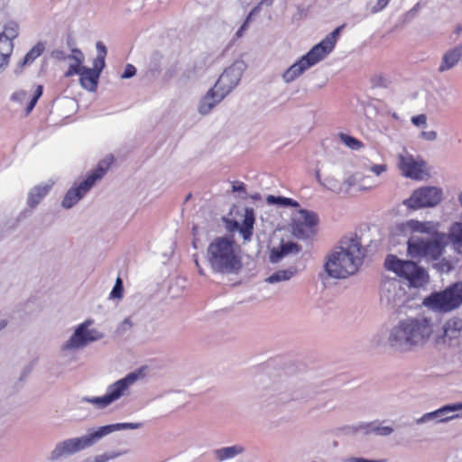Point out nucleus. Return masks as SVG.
I'll return each mask as SVG.
<instances>
[{"label": "nucleus", "instance_id": "f8f14e48", "mask_svg": "<svg viewBox=\"0 0 462 462\" xmlns=\"http://www.w3.org/2000/svg\"><path fill=\"white\" fill-rule=\"evenodd\" d=\"M142 371L139 370L138 372L128 374L125 378L120 379L110 385L107 389V393L104 396L88 399V402L99 407H106L109 405L123 395L127 387L138 379Z\"/></svg>", "mask_w": 462, "mask_h": 462}, {"label": "nucleus", "instance_id": "6e6552de", "mask_svg": "<svg viewBox=\"0 0 462 462\" xmlns=\"http://www.w3.org/2000/svg\"><path fill=\"white\" fill-rule=\"evenodd\" d=\"M231 73V69H226L219 76L214 87L203 97L199 106V111L201 115L208 114L211 109L237 84L238 79L230 80L232 76Z\"/></svg>", "mask_w": 462, "mask_h": 462}, {"label": "nucleus", "instance_id": "a878e982", "mask_svg": "<svg viewBox=\"0 0 462 462\" xmlns=\"http://www.w3.org/2000/svg\"><path fill=\"white\" fill-rule=\"evenodd\" d=\"M462 331V319H452L448 320L445 328V334L449 337H456L457 332Z\"/></svg>", "mask_w": 462, "mask_h": 462}, {"label": "nucleus", "instance_id": "20e7f679", "mask_svg": "<svg viewBox=\"0 0 462 462\" xmlns=\"http://www.w3.org/2000/svg\"><path fill=\"white\" fill-rule=\"evenodd\" d=\"M343 25L337 27L327 35L319 43L314 45L310 51L292 64L282 75L285 82L289 83L296 79L308 69L319 63L335 48Z\"/></svg>", "mask_w": 462, "mask_h": 462}, {"label": "nucleus", "instance_id": "f3484780", "mask_svg": "<svg viewBox=\"0 0 462 462\" xmlns=\"http://www.w3.org/2000/svg\"><path fill=\"white\" fill-rule=\"evenodd\" d=\"M300 251V246L296 243L288 242L285 244H282L280 247L273 248L272 250V252L270 254V261L272 263H277L283 256H285L289 254L298 253Z\"/></svg>", "mask_w": 462, "mask_h": 462}, {"label": "nucleus", "instance_id": "7ed1b4c3", "mask_svg": "<svg viewBox=\"0 0 462 462\" xmlns=\"http://www.w3.org/2000/svg\"><path fill=\"white\" fill-rule=\"evenodd\" d=\"M432 334V326L426 318L408 319L394 327L389 337L392 346L405 348L406 346L423 345Z\"/></svg>", "mask_w": 462, "mask_h": 462}, {"label": "nucleus", "instance_id": "2eb2a0df", "mask_svg": "<svg viewBox=\"0 0 462 462\" xmlns=\"http://www.w3.org/2000/svg\"><path fill=\"white\" fill-rule=\"evenodd\" d=\"M399 169L403 176L415 180H421L429 175L426 163L410 154L399 156Z\"/></svg>", "mask_w": 462, "mask_h": 462}, {"label": "nucleus", "instance_id": "ddd939ff", "mask_svg": "<svg viewBox=\"0 0 462 462\" xmlns=\"http://www.w3.org/2000/svg\"><path fill=\"white\" fill-rule=\"evenodd\" d=\"M442 191L435 187H424L415 190L406 200V205L411 208L434 207L440 202Z\"/></svg>", "mask_w": 462, "mask_h": 462}, {"label": "nucleus", "instance_id": "2f4dec72", "mask_svg": "<svg viewBox=\"0 0 462 462\" xmlns=\"http://www.w3.org/2000/svg\"><path fill=\"white\" fill-rule=\"evenodd\" d=\"M42 93L43 87L42 85H37L32 97L29 99L26 105V114H29L34 108L35 105L38 102V99L42 96Z\"/></svg>", "mask_w": 462, "mask_h": 462}, {"label": "nucleus", "instance_id": "e433bc0d", "mask_svg": "<svg viewBox=\"0 0 462 462\" xmlns=\"http://www.w3.org/2000/svg\"><path fill=\"white\" fill-rule=\"evenodd\" d=\"M13 101L24 103L29 99L28 93L25 90H18L11 97Z\"/></svg>", "mask_w": 462, "mask_h": 462}, {"label": "nucleus", "instance_id": "6e6d98bb", "mask_svg": "<svg viewBox=\"0 0 462 462\" xmlns=\"http://www.w3.org/2000/svg\"><path fill=\"white\" fill-rule=\"evenodd\" d=\"M124 324H128L129 326H131L130 319H125V321H124Z\"/></svg>", "mask_w": 462, "mask_h": 462}, {"label": "nucleus", "instance_id": "393cba45", "mask_svg": "<svg viewBox=\"0 0 462 462\" xmlns=\"http://www.w3.org/2000/svg\"><path fill=\"white\" fill-rule=\"evenodd\" d=\"M141 423H116L111 425L103 426L102 431L104 433V436L119 430H135L141 427Z\"/></svg>", "mask_w": 462, "mask_h": 462}, {"label": "nucleus", "instance_id": "bb28decb", "mask_svg": "<svg viewBox=\"0 0 462 462\" xmlns=\"http://www.w3.org/2000/svg\"><path fill=\"white\" fill-rule=\"evenodd\" d=\"M2 39L13 40L18 36V24L15 22H9L5 25L4 31L0 32Z\"/></svg>", "mask_w": 462, "mask_h": 462}, {"label": "nucleus", "instance_id": "9b49d317", "mask_svg": "<svg viewBox=\"0 0 462 462\" xmlns=\"http://www.w3.org/2000/svg\"><path fill=\"white\" fill-rule=\"evenodd\" d=\"M104 437L102 428L80 438L69 439L58 444L51 453V458L56 459L65 454H72L92 446Z\"/></svg>", "mask_w": 462, "mask_h": 462}, {"label": "nucleus", "instance_id": "79ce46f5", "mask_svg": "<svg viewBox=\"0 0 462 462\" xmlns=\"http://www.w3.org/2000/svg\"><path fill=\"white\" fill-rule=\"evenodd\" d=\"M373 430L383 436L390 435L393 431V428L389 426L376 427Z\"/></svg>", "mask_w": 462, "mask_h": 462}, {"label": "nucleus", "instance_id": "f03ea898", "mask_svg": "<svg viewBox=\"0 0 462 462\" xmlns=\"http://www.w3.org/2000/svg\"><path fill=\"white\" fill-rule=\"evenodd\" d=\"M208 259L212 269L220 273H237L243 267L238 246L226 237H217L209 244Z\"/></svg>", "mask_w": 462, "mask_h": 462}, {"label": "nucleus", "instance_id": "4c0bfd02", "mask_svg": "<svg viewBox=\"0 0 462 462\" xmlns=\"http://www.w3.org/2000/svg\"><path fill=\"white\" fill-rule=\"evenodd\" d=\"M69 59H71L74 60V62L81 63L84 62V54L79 49L74 48L71 50V54L68 56Z\"/></svg>", "mask_w": 462, "mask_h": 462}, {"label": "nucleus", "instance_id": "0eeeda50", "mask_svg": "<svg viewBox=\"0 0 462 462\" xmlns=\"http://www.w3.org/2000/svg\"><path fill=\"white\" fill-rule=\"evenodd\" d=\"M113 162V156H107L100 161L92 172L88 175L86 180H84L79 186L73 187L68 190L63 198L62 206L66 208H70L77 204V202L92 188L96 181L103 178Z\"/></svg>", "mask_w": 462, "mask_h": 462}, {"label": "nucleus", "instance_id": "72a5a7b5", "mask_svg": "<svg viewBox=\"0 0 462 462\" xmlns=\"http://www.w3.org/2000/svg\"><path fill=\"white\" fill-rule=\"evenodd\" d=\"M450 232L454 244L458 247L462 246V223L454 224Z\"/></svg>", "mask_w": 462, "mask_h": 462}, {"label": "nucleus", "instance_id": "4be33fe9", "mask_svg": "<svg viewBox=\"0 0 462 462\" xmlns=\"http://www.w3.org/2000/svg\"><path fill=\"white\" fill-rule=\"evenodd\" d=\"M297 273L296 268H290L287 270H280L270 275L266 281L270 283H274L282 281L290 280Z\"/></svg>", "mask_w": 462, "mask_h": 462}, {"label": "nucleus", "instance_id": "4d7b16f0", "mask_svg": "<svg viewBox=\"0 0 462 462\" xmlns=\"http://www.w3.org/2000/svg\"><path fill=\"white\" fill-rule=\"evenodd\" d=\"M190 198H191V194L189 193V194H188V196H187V198H186L185 201H188Z\"/></svg>", "mask_w": 462, "mask_h": 462}, {"label": "nucleus", "instance_id": "c756f323", "mask_svg": "<svg viewBox=\"0 0 462 462\" xmlns=\"http://www.w3.org/2000/svg\"><path fill=\"white\" fill-rule=\"evenodd\" d=\"M338 137L347 147L352 150H359L364 147V143L360 140L346 134L340 133Z\"/></svg>", "mask_w": 462, "mask_h": 462}, {"label": "nucleus", "instance_id": "bf43d9fd", "mask_svg": "<svg viewBox=\"0 0 462 462\" xmlns=\"http://www.w3.org/2000/svg\"><path fill=\"white\" fill-rule=\"evenodd\" d=\"M199 273L203 274V271L201 269H199Z\"/></svg>", "mask_w": 462, "mask_h": 462}, {"label": "nucleus", "instance_id": "58836bf2", "mask_svg": "<svg viewBox=\"0 0 462 462\" xmlns=\"http://www.w3.org/2000/svg\"><path fill=\"white\" fill-rule=\"evenodd\" d=\"M387 170L386 164H375L370 168V171L374 173L376 176H380L382 173L385 172Z\"/></svg>", "mask_w": 462, "mask_h": 462}, {"label": "nucleus", "instance_id": "6ab92c4d", "mask_svg": "<svg viewBox=\"0 0 462 462\" xmlns=\"http://www.w3.org/2000/svg\"><path fill=\"white\" fill-rule=\"evenodd\" d=\"M14 43L0 36V69L8 65L10 56L13 53Z\"/></svg>", "mask_w": 462, "mask_h": 462}, {"label": "nucleus", "instance_id": "c9c22d12", "mask_svg": "<svg viewBox=\"0 0 462 462\" xmlns=\"http://www.w3.org/2000/svg\"><path fill=\"white\" fill-rule=\"evenodd\" d=\"M123 291H124L123 282H122L121 278L118 277L116 279V284L110 293V296H111V298L120 299L123 296Z\"/></svg>", "mask_w": 462, "mask_h": 462}, {"label": "nucleus", "instance_id": "c85d7f7f", "mask_svg": "<svg viewBox=\"0 0 462 462\" xmlns=\"http://www.w3.org/2000/svg\"><path fill=\"white\" fill-rule=\"evenodd\" d=\"M461 410H462V402H457V403L445 405L435 411L428 413L427 416L437 417V416L444 415L450 411H461Z\"/></svg>", "mask_w": 462, "mask_h": 462}, {"label": "nucleus", "instance_id": "864d4df0", "mask_svg": "<svg viewBox=\"0 0 462 462\" xmlns=\"http://www.w3.org/2000/svg\"><path fill=\"white\" fill-rule=\"evenodd\" d=\"M107 459H108V457H105V456H99L97 457V462H105Z\"/></svg>", "mask_w": 462, "mask_h": 462}, {"label": "nucleus", "instance_id": "603ef678", "mask_svg": "<svg viewBox=\"0 0 462 462\" xmlns=\"http://www.w3.org/2000/svg\"><path fill=\"white\" fill-rule=\"evenodd\" d=\"M7 325V321L5 319H0V330L5 328Z\"/></svg>", "mask_w": 462, "mask_h": 462}, {"label": "nucleus", "instance_id": "423d86ee", "mask_svg": "<svg viewBox=\"0 0 462 462\" xmlns=\"http://www.w3.org/2000/svg\"><path fill=\"white\" fill-rule=\"evenodd\" d=\"M384 266L388 271L407 280L413 287H421L429 281V275L423 268L412 261L401 260L393 254H389L386 257Z\"/></svg>", "mask_w": 462, "mask_h": 462}, {"label": "nucleus", "instance_id": "de8ad7c7", "mask_svg": "<svg viewBox=\"0 0 462 462\" xmlns=\"http://www.w3.org/2000/svg\"><path fill=\"white\" fill-rule=\"evenodd\" d=\"M233 191H245V187L243 182H238L233 186Z\"/></svg>", "mask_w": 462, "mask_h": 462}, {"label": "nucleus", "instance_id": "f704fd0d", "mask_svg": "<svg viewBox=\"0 0 462 462\" xmlns=\"http://www.w3.org/2000/svg\"><path fill=\"white\" fill-rule=\"evenodd\" d=\"M84 69L85 67L81 63L74 62L69 66L68 69L64 73V77L70 78L74 75L80 76Z\"/></svg>", "mask_w": 462, "mask_h": 462}, {"label": "nucleus", "instance_id": "1a4fd4ad", "mask_svg": "<svg viewBox=\"0 0 462 462\" xmlns=\"http://www.w3.org/2000/svg\"><path fill=\"white\" fill-rule=\"evenodd\" d=\"M407 245L408 254L412 259L437 260L443 251V245L436 239L411 236L408 240Z\"/></svg>", "mask_w": 462, "mask_h": 462}, {"label": "nucleus", "instance_id": "9d476101", "mask_svg": "<svg viewBox=\"0 0 462 462\" xmlns=\"http://www.w3.org/2000/svg\"><path fill=\"white\" fill-rule=\"evenodd\" d=\"M318 215L307 209H300L291 220V233L298 239L313 237L318 231Z\"/></svg>", "mask_w": 462, "mask_h": 462}, {"label": "nucleus", "instance_id": "a211bd4d", "mask_svg": "<svg viewBox=\"0 0 462 462\" xmlns=\"http://www.w3.org/2000/svg\"><path fill=\"white\" fill-rule=\"evenodd\" d=\"M462 57V45L457 46L448 52H446L443 56L442 62L439 66V70L443 72L453 68L461 59Z\"/></svg>", "mask_w": 462, "mask_h": 462}, {"label": "nucleus", "instance_id": "b1692460", "mask_svg": "<svg viewBox=\"0 0 462 462\" xmlns=\"http://www.w3.org/2000/svg\"><path fill=\"white\" fill-rule=\"evenodd\" d=\"M243 448L239 446H232L218 449L216 451V455L218 460L222 461L227 458H231L240 453H242Z\"/></svg>", "mask_w": 462, "mask_h": 462}, {"label": "nucleus", "instance_id": "ea45409f", "mask_svg": "<svg viewBox=\"0 0 462 462\" xmlns=\"http://www.w3.org/2000/svg\"><path fill=\"white\" fill-rule=\"evenodd\" d=\"M249 23H250V17H246V19L245 20V22L243 23L241 27L236 32V39H239L244 35L245 32L247 30V28L249 26Z\"/></svg>", "mask_w": 462, "mask_h": 462}, {"label": "nucleus", "instance_id": "cd10ccee", "mask_svg": "<svg viewBox=\"0 0 462 462\" xmlns=\"http://www.w3.org/2000/svg\"><path fill=\"white\" fill-rule=\"evenodd\" d=\"M44 51V46L42 42H38L35 44L24 56L23 64H30L32 63L35 59H37Z\"/></svg>", "mask_w": 462, "mask_h": 462}, {"label": "nucleus", "instance_id": "09e8293b", "mask_svg": "<svg viewBox=\"0 0 462 462\" xmlns=\"http://www.w3.org/2000/svg\"><path fill=\"white\" fill-rule=\"evenodd\" d=\"M260 12V5H256L255 7H254L252 9V11L249 13V14L247 15V17H250V20L252 19V17L255 14H257L258 13Z\"/></svg>", "mask_w": 462, "mask_h": 462}, {"label": "nucleus", "instance_id": "8fccbe9b", "mask_svg": "<svg viewBox=\"0 0 462 462\" xmlns=\"http://www.w3.org/2000/svg\"><path fill=\"white\" fill-rule=\"evenodd\" d=\"M461 416H462V415H460V414H453V415H451V416H448V417H445V418L440 419V421H441V422H446V421H448V420H454V419L459 418V417H461Z\"/></svg>", "mask_w": 462, "mask_h": 462}, {"label": "nucleus", "instance_id": "c03bdc74", "mask_svg": "<svg viewBox=\"0 0 462 462\" xmlns=\"http://www.w3.org/2000/svg\"><path fill=\"white\" fill-rule=\"evenodd\" d=\"M344 462H385V460H369L362 457H349L344 460Z\"/></svg>", "mask_w": 462, "mask_h": 462}, {"label": "nucleus", "instance_id": "37998d69", "mask_svg": "<svg viewBox=\"0 0 462 462\" xmlns=\"http://www.w3.org/2000/svg\"><path fill=\"white\" fill-rule=\"evenodd\" d=\"M136 72V69L134 68V66L131 65V64H127L125 69V71L122 75V78L124 79H129L131 77H133Z\"/></svg>", "mask_w": 462, "mask_h": 462}, {"label": "nucleus", "instance_id": "3c124183", "mask_svg": "<svg viewBox=\"0 0 462 462\" xmlns=\"http://www.w3.org/2000/svg\"><path fill=\"white\" fill-rule=\"evenodd\" d=\"M389 2L390 0H378L377 5L380 7V9H383L388 5Z\"/></svg>", "mask_w": 462, "mask_h": 462}, {"label": "nucleus", "instance_id": "412c9836", "mask_svg": "<svg viewBox=\"0 0 462 462\" xmlns=\"http://www.w3.org/2000/svg\"><path fill=\"white\" fill-rule=\"evenodd\" d=\"M49 191L48 187H36L29 194L28 205L31 208L36 207L40 201L47 195Z\"/></svg>", "mask_w": 462, "mask_h": 462}, {"label": "nucleus", "instance_id": "dca6fc26", "mask_svg": "<svg viewBox=\"0 0 462 462\" xmlns=\"http://www.w3.org/2000/svg\"><path fill=\"white\" fill-rule=\"evenodd\" d=\"M102 69L97 68L89 69L85 67L79 76L80 86L88 91H95L97 88L99 74Z\"/></svg>", "mask_w": 462, "mask_h": 462}, {"label": "nucleus", "instance_id": "473e14b6", "mask_svg": "<svg viewBox=\"0 0 462 462\" xmlns=\"http://www.w3.org/2000/svg\"><path fill=\"white\" fill-rule=\"evenodd\" d=\"M97 57L95 60L94 67L97 68V66H99V69H102L105 66V58L106 55V48L101 42H98L97 43Z\"/></svg>", "mask_w": 462, "mask_h": 462}, {"label": "nucleus", "instance_id": "aec40b11", "mask_svg": "<svg viewBox=\"0 0 462 462\" xmlns=\"http://www.w3.org/2000/svg\"><path fill=\"white\" fill-rule=\"evenodd\" d=\"M410 227L412 231L430 235L435 234L437 231V226L433 222H420L412 220L410 222Z\"/></svg>", "mask_w": 462, "mask_h": 462}, {"label": "nucleus", "instance_id": "a18cd8bd", "mask_svg": "<svg viewBox=\"0 0 462 462\" xmlns=\"http://www.w3.org/2000/svg\"><path fill=\"white\" fill-rule=\"evenodd\" d=\"M421 137L428 141H433L437 137V133L435 131L422 132Z\"/></svg>", "mask_w": 462, "mask_h": 462}, {"label": "nucleus", "instance_id": "f257e3e1", "mask_svg": "<svg viewBox=\"0 0 462 462\" xmlns=\"http://www.w3.org/2000/svg\"><path fill=\"white\" fill-rule=\"evenodd\" d=\"M365 250L357 239H351L346 248L331 253L325 263L327 273L333 278L344 279L356 273L362 264Z\"/></svg>", "mask_w": 462, "mask_h": 462}, {"label": "nucleus", "instance_id": "13d9d810", "mask_svg": "<svg viewBox=\"0 0 462 462\" xmlns=\"http://www.w3.org/2000/svg\"><path fill=\"white\" fill-rule=\"evenodd\" d=\"M266 2H267V0H262V1H261V3H260V5H261V4H263V3H266Z\"/></svg>", "mask_w": 462, "mask_h": 462}, {"label": "nucleus", "instance_id": "5fc2aeb1", "mask_svg": "<svg viewBox=\"0 0 462 462\" xmlns=\"http://www.w3.org/2000/svg\"><path fill=\"white\" fill-rule=\"evenodd\" d=\"M56 54H57L58 58H60V57L64 56V53L62 51H57Z\"/></svg>", "mask_w": 462, "mask_h": 462}, {"label": "nucleus", "instance_id": "5701e85b", "mask_svg": "<svg viewBox=\"0 0 462 462\" xmlns=\"http://www.w3.org/2000/svg\"><path fill=\"white\" fill-rule=\"evenodd\" d=\"M266 201L268 204L279 205L281 207L297 208L300 206L298 201H296L292 199H290V198H285V197H281V196L268 195L266 197Z\"/></svg>", "mask_w": 462, "mask_h": 462}, {"label": "nucleus", "instance_id": "7c9ffc66", "mask_svg": "<svg viewBox=\"0 0 462 462\" xmlns=\"http://www.w3.org/2000/svg\"><path fill=\"white\" fill-rule=\"evenodd\" d=\"M373 88H385L389 86V79L382 73L374 74L370 79Z\"/></svg>", "mask_w": 462, "mask_h": 462}, {"label": "nucleus", "instance_id": "a19ab883", "mask_svg": "<svg viewBox=\"0 0 462 462\" xmlns=\"http://www.w3.org/2000/svg\"><path fill=\"white\" fill-rule=\"evenodd\" d=\"M411 122L418 126L425 125L427 122V117L425 115H418L411 118Z\"/></svg>", "mask_w": 462, "mask_h": 462}, {"label": "nucleus", "instance_id": "4468645a", "mask_svg": "<svg viewBox=\"0 0 462 462\" xmlns=\"http://www.w3.org/2000/svg\"><path fill=\"white\" fill-rule=\"evenodd\" d=\"M91 321L87 320L80 324L70 338L64 344V349L79 348L85 346L90 342L98 340L102 335L96 329H88Z\"/></svg>", "mask_w": 462, "mask_h": 462}, {"label": "nucleus", "instance_id": "39448f33", "mask_svg": "<svg viewBox=\"0 0 462 462\" xmlns=\"http://www.w3.org/2000/svg\"><path fill=\"white\" fill-rule=\"evenodd\" d=\"M423 304L440 313L457 309L462 304V282H457L441 291L431 293L424 299Z\"/></svg>", "mask_w": 462, "mask_h": 462}, {"label": "nucleus", "instance_id": "49530a36", "mask_svg": "<svg viewBox=\"0 0 462 462\" xmlns=\"http://www.w3.org/2000/svg\"><path fill=\"white\" fill-rule=\"evenodd\" d=\"M253 223H254V218L253 217H246L245 219V231L249 230V234H251V230L253 228Z\"/></svg>", "mask_w": 462, "mask_h": 462}]
</instances>
